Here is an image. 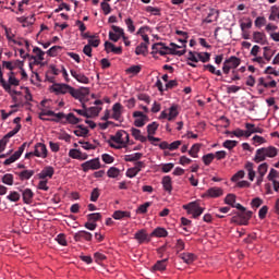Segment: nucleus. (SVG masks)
<instances>
[{
    "instance_id": "nucleus-26",
    "label": "nucleus",
    "mask_w": 279,
    "mask_h": 279,
    "mask_svg": "<svg viewBox=\"0 0 279 279\" xmlns=\"http://www.w3.org/2000/svg\"><path fill=\"white\" fill-rule=\"evenodd\" d=\"M131 134L132 136H134L135 141H140L141 143H147V137L141 134V130L132 128Z\"/></svg>"
},
{
    "instance_id": "nucleus-12",
    "label": "nucleus",
    "mask_w": 279,
    "mask_h": 279,
    "mask_svg": "<svg viewBox=\"0 0 279 279\" xmlns=\"http://www.w3.org/2000/svg\"><path fill=\"white\" fill-rule=\"evenodd\" d=\"M54 173H56V170L53 169V167L47 166L37 175L39 180H47V178L49 179L53 178Z\"/></svg>"
},
{
    "instance_id": "nucleus-20",
    "label": "nucleus",
    "mask_w": 279,
    "mask_h": 279,
    "mask_svg": "<svg viewBox=\"0 0 279 279\" xmlns=\"http://www.w3.org/2000/svg\"><path fill=\"white\" fill-rule=\"evenodd\" d=\"M22 197L24 204H32L34 202V192L32 189H24L22 190Z\"/></svg>"
},
{
    "instance_id": "nucleus-37",
    "label": "nucleus",
    "mask_w": 279,
    "mask_h": 279,
    "mask_svg": "<svg viewBox=\"0 0 279 279\" xmlns=\"http://www.w3.org/2000/svg\"><path fill=\"white\" fill-rule=\"evenodd\" d=\"M143 158V155L141 153H134L132 155H126L124 160L126 162H136V160H141Z\"/></svg>"
},
{
    "instance_id": "nucleus-25",
    "label": "nucleus",
    "mask_w": 279,
    "mask_h": 279,
    "mask_svg": "<svg viewBox=\"0 0 279 279\" xmlns=\"http://www.w3.org/2000/svg\"><path fill=\"white\" fill-rule=\"evenodd\" d=\"M167 260L168 258L157 260L156 264L151 267L154 271H165L167 269Z\"/></svg>"
},
{
    "instance_id": "nucleus-42",
    "label": "nucleus",
    "mask_w": 279,
    "mask_h": 279,
    "mask_svg": "<svg viewBox=\"0 0 279 279\" xmlns=\"http://www.w3.org/2000/svg\"><path fill=\"white\" fill-rule=\"evenodd\" d=\"M232 223H238L239 226H247V219H244L242 215L233 216L231 218Z\"/></svg>"
},
{
    "instance_id": "nucleus-28",
    "label": "nucleus",
    "mask_w": 279,
    "mask_h": 279,
    "mask_svg": "<svg viewBox=\"0 0 279 279\" xmlns=\"http://www.w3.org/2000/svg\"><path fill=\"white\" fill-rule=\"evenodd\" d=\"M203 70L208 71L209 73H211L213 75H217L218 77H221L222 75L221 70H217V68H215V65L213 64L203 65Z\"/></svg>"
},
{
    "instance_id": "nucleus-19",
    "label": "nucleus",
    "mask_w": 279,
    "mask_h": 279,
    "mask_svg": "<svg viewBox=\"0 0 279 279\" xmlns=\"http://www.w3.org/2000/svg\"><path fill=\"white\" fill-rule=\"evenodd\" d=\"M245 171H247L248 180L254 182V178H256V170H254V163L251 161H246L244 165Z\"/></svg>"
},
{
    "instance_id": "nucleus-2",
    "label": "nucleus",
    "mask_w": 279,
    "mask_h": 279,
    "mask_svg": "<svg viewBox=\"0 0 279 279\" xmlns=\"http://www.w3.org/2000/svg\"><path fill=\"white\" fill-rule=\"evenodd\" d=\"M130 143V134L128 132L121 130L116 133V135H111L109 145L113 147V149H121V147H125Z\"/></svg>"
},
{
    "instance_id": "nucleus-7",
    "label": "nucleus",
    "mask_w": 279,
    "mask_h": 279,
    "mask_svg": "<svg viewBox=\"0 0 279 279\" xmlns=\"http://www.w3.org/2000/svg\"><path fill=\"white\" fill-rule=\"evenodd\" d=\"M133 117L135 119V128H143L145 123L149 121V117H147V114H144L143 111H134Z\"/></svg>"
},
{
    "instance_id": "nucleus-60",
    "label": "nucleus",
    "mask_w": 279,
    "mask_h": 279,
    "mask_svg": "<svg viewBox=\"0 0 279 279\" xmlns=\"http://www.w3.org/2000/svg\"><path fill=\"white\" fill-rule=\"evenodd\" d=\"M20 82L19 80L14 76V72H10L9 75V85L12 86H19Z\"/></svg>"
},
{
    "instance_id": "nucleus-47",
    "label": "nucleus",
    "mask_w": 279,
    "mask_h": 279,
    "mask_svg": "<svg viewBox=\"0 0 279 279\" xmlns=\"http://www.w3.org/2000/svg\"><path fill=\"white\" fill-rule=\"evenodd\" d=\"M124 23L130 34H134L136 32V26H134V20H132V17L126 19Z\"/></svg>"
},
{
    "instance_id": "nucleus-49",
    "label": "nucleus",
    "mask_w": 279,
    "mask_h": 279,
    "mask_svg": "<svg viewBox=\"0 0 279 279\" xmlns=\"http://www.w3.org/2000/svg\"><path fill=\"white\" fill-rule=\"evenodd\" d=\"M3 184H7L8 186H12L14 184V175L7 173L2 177Z\"/></svg>"
},
{
    "instance_id": "nucleus-63",
    "label": "nucleus",
    "mask_w": 279,
    "mask_h": 279,
    "mask_svg": "<svg viewBox=\"0 0 279 279\" xmlns=\"http://www.w3.org/2000/svg\"><path fill=\"white\" fill-rule=\"evenodd\" d=\"M56 241L59 243V245L66 246V235H64V233L58 234Z\"/></svg>"
},
{
    "instance_id": "nucleus-46",
    "label": "nucleus",
    "mask_w": 279,
    "mask_h": 279,
    "mask_svg": "<svg viewBox=\"0 0 279 279\" xmlns=\"http://www.w3.org/2000/svg\"><path fill=\"white\" fill-rule=\"evenodd\" d=\"M268 170H269V163H267V162L260 163L257 167L258 175H266Z\"/></svg>"
},
{
    "instance_id": "nucleus-51",
    "label": "nucleus",
    "mask_w": 279,
    "mask_h": 279,
    "mask_svg": "<svg viewBox=\"0 0 279 279\" xmlns=\"http://www.w3.org/2000/svg\"><path fill=\"white\" fill-rule=\"evenodd\" d=\"M201 145L199 144H194L191 149L189 150V155L192 158H197V154H199Z\"/></svg>"
},
{
    "instance_id": "nucleus-59",
    "label": "nucleus",
    "mask_w": 279,
    "mask_h": 279,
    "mask_svg": "<svg viewBox=\"0 0 279 279\" xmlns=\"http://www.w3.org/2000/svg\"><path fill=\"white\" fill-rule=\"evenodd\" d=\"M33 53H36L38 60L40 61L45 60V51H43V49H40L39 47H35L33 49Z\"/></svg>"
},
{
    "instance_id": "nucleus-4",
    "label": "nucleus",
    "mask_w": 279,
    "mask_h": 279,
    "mask_svg": "<svg viewBox=\"0 0 279 279\" xmlns=\"http://www.w3.org/2000/svg\"><path fill=\"white\" fill-rule=\"evenodd\" d=\"M184 210L187 211V215H192L193 219H197L204 214V208L199 204L192 202L187 205H183Z\"/></svg>"
},
{
    "instance_id": "nucleus-13",
    "label": "nucleus",
    "mask_w": 279,
    "mask_h": 279,
    "mask_svg": "<svg viewBox=\"0 0 279 279\" xmlns=\"http://www.w3.org/2000/svg\"><path fill=\"white\" fill-rule=\"evenodd\" d=\"M134 239L140 243H149V241H151V239H149V235L147 234V231L145 229H142L140 231H137L134 234Z\"/></svg>"
},
{
    "instance_id": "nucleus-9",
    "label": "nucleus",
    "mask_w": 279,
    "mask_h": 279,
    "mask_svg": "<svg viewBox=\"0 0 279 279\" xmlns=\"http://www.w3.org/2000/svg\"><path fill=\"white\" fill-rule=\"evenodd\" d=\"M245 128H246V138H250L252 134H263V132H265L263 128L256 126V124H253L250 122L245 123Z\"/></svg>"
},
{
    "instance_id": "nucleus-11",
    "label": "nucleus",
    "mask_w": 279,
    "mask_h": 279,
    "mask_svg": "<svg viewBox=\"0 0 279 279\" xmlns=\"http://www.w3.org/2000/svg\"><path fill=\"white\" fill-rule=\"evenodd\" d=\"M73 239L76 242L93 241V233L88 231H78L74 234Z\"/></svg>"
},
{
    "instance_id": "nucleus-45",
    "label": "nucleus",
    "mask_w": 279,
    "mask_h": 279,
    "mask_svg": "<svg viewBox=\"0 0 279 279\" xmlns=\"http://www.w3.org/2000/svg\"><path fill=\"white\" fill-rule=\"evenodd\" d=\"M7 199H9V202H21V194L16 191H11Z\"/></svg>"
},
{
    "instance_id": "nucleus-31",
    "label": "nucleus",
    "mask_w": 279,
    "mask_h": 279,
    "mask_svg": "<svg viewBox=\"0 0 279 279\" xmlns=\"http://www.w3.org/2000/svg\"><path fill=\"white\" fill-rule=\"evenodd\" d=\"M169 234L165 228H156L151 233L150 236H157V238H165Z\"/></svg>"
},
{
    "instance_id": "nucleus-21",
    "label": "nucleus",
    "mask_w": 279,
    "mask_h": 279,
    "mask_svg": "<svg viewBox=\"0 0 279 279\" xmlns=\"http://www.w3.org/2000/svg\"><path fill=\"white\" fill-rule=\"evenodd\" d=\"M219 19V10L217 9H210L207 19L203 20V23H214V21H217Z\"/></svg>"
},
{
    "instance_id": "nucleus-64",
    "label": "nucleus",
    "mask_w": 279,
    "mask_h": 279,
    "mask_svg": "<svg viewBox=\"0 0 279 279\" xmlns=\"http://www.w3.org/2000/svg\"><path fill=\"white\" fill-rule=\"evenodd\" d=\"M99 187H95L90 193V202H97L99 199Z\"/></svg>"
},
{
    "instance_id": "nucleus-15",
    "label": "nucleus",
    "mask_w": 279,
    "mask_h": 279,
    "mask_svg": "<svg viewBox=\"0 0 279 279\" xmlns=\"http://www.w3.org/2000/svg\"><path fill=\"white\" fill-rule=\"evenodd\" d=\"M121 114H123V105L120 102H116L112 106V116L111 118L114 119V121H121Z\"/></svg>"
},
{
    "instance_id": "nucleus-54",
    "label": "nucleus",
    "mask_w": 279,
    "mask_h": 279,
    "mask_svg": "<svg viewBox=\"0 0 279 279\" xmlns=\"http://www.w3.org/2000/svg\"><path fill=\"white\" fill-rule=\"evenodd\" d=\"M245 178V171L244 170H239L232 178L231 182H239V180H243Z\"/></svg>"
},
{
    "instance_id": "nucleus-36",
    "label": "nucleus",
    "mask_w": 279,
    "mask_h": 279,
    "mask_svg": "<svg viewBox=\"0 0 279 279\" xmlns=\"http://www.w3.org/2000/svg\"><path fill=\"white\" fill-rule=\"evenodd\" d=\"M65 121L68 123H71V125H77V123H80L82 119L75 117L74 113H69L68 116H65Z\"/></svg>"
},
{
    "instance_id": "nucleus-35",
    "label": "nucleus",
    "mask_w": 279,
    "mask_h": 279,
    "mask_svg": "<svg viewBox=\"0 0 279 279\" xmlns=\"http://www.w3.org/2000/svg\"><path fill=\"white\" fill-rule=\"evenodd\" d=\"M88 46L93 47H99L101 45V39H99V35L95 34L88 39Z\"/></svg>"
},
{
    "instance_id": "nucleus-38",
    "label": "nucleus",
    "mask_w": 279,
    "mask_h": 279,
    "mask_svg": "<svg viewBox=\"0 0 279 279\" xmlns=\"http://www.w3.org/2000/svg\"><path fill=\"white\" fill-rule=\"evenodd\" d=\"M75 136H88V130L84 125H77V130L74 131Z\"/></svg>"
},
{
    "instance_id": "nucleus-62",
    "label": "nucleus",
    "mask_w": 279,
    "mask_h": 279,
    "mask_svg": "<svg viewBox=\"0 0 279 279\" xmlns=\"http://www.w3.org/2000/svg\"><path fill=\"white\" fill-rule=\"evenodd\" d=\"M146 12H148L149 14H153V16H160V9L156 7H147Z\"/></svg>"
},
{
    "instance_id": "nucleus-8",
    "label": "nucleus",
    "mask_w": 279,
    "mask_h": 279,
    "mask_svg": "<svg viewBox=\"0 0 279 279\" xmlns=\"http://www.w3.org/2000/svg\"><path fill=\"white\" fill-rule=\"evenodd\" d=\"M142 169H145V163L143 161L135 162L133 168L128 169L126 178H136Z\"/></svg>"
},
{
    "instance_id": "nucleus-22",
    "label": "nucleus",
    "mask_w": 279,
    "mask_h": 279,
    "mask_svg": "<svg viewBox=\"0 0 279 279\" xmlns=\"http://www.w3.org/2000/svg\"><path fill=\"white\" fill-rule=\"evenodd\" d=\"M253 40H254V43H257V45H266L267 36L264 33L254 32L253 33Z\"/></svg>"
},
{
    "instance_id": "nucleus-50",
    "label": "nucleus",
    "mask_w": 279,
    "mask_h": 279,
    "mask_svg": "<svg viewBox=\"0 0 279 279\" xmlns=\"http://www.w3.org/2000/svg\"><path fill=\"white\" fill-rule=\"evenodd\" d=\"M125 217H130V211L117 210L113 213V219H125Z\"/></svg>"
},
{
    "instance_id": "nucleus-61",
    "label": "nucleus",
    "mask_w": 279,
    "mask_h": 279,
    "mask_svg": "<svg viewBox=\"0 0 279 279\" xmlns=\"http://www.w3.org/2000/svg\"><path fill=\"white\" fill-rule=\"evenodd\" d=\"M149 206H151L150 202H146V203L140 205V207L137 208V213L145 215V213H147V208H149Z\"/></svg>"
},
{
    "instance_id": "nucleus-3",
    "label": "nucleus",
    "mask_w": 279,
    "mask_h": 279,
    "mask_svg": "<svg viewBox=\"0 0 279 279\" xmlns=\"http://www.w3.org/2000/svg\"><path fill=\"white\" fill-rule=\"evenodd\" d=\"M151 49H153L151 53H159L161 49H165V51H170L171 56H184V53H186V50H175L165 45V43L154 44Z\"/></svg>"
},
{
    "instance_id": "nucleus-32",
    "label": "nucleus",
    "mask_w": 279,
    "mask_h": 279,
    "mask_svg": "<svg viewBox=\"0 0 279 279\" xmlns=\"http://www.w3.org/2000/svg\"><path fill=\"white\" fill-rule=\"evenodd\" d=\"M162 186H163L165 191H167L168 193H171V191H173V186L171 185V177H169V175L163 177Z\"/></svg>"
},
{
    "instance_id": "nucleus-10",
    "label": "nucleus",
    "mask_w": 279,
    "mask_h": 279,
    "mask_svg": "<svg viewBox=\"0 0 279 279\" xmlns=\"http://www.w3.org/2000/svg\"><path fill=\"white\" fill-rule=\"evenodd\" d=\"M221 195H223V190L221 187L214 186V187L208 189L203 194V197L217 198V197H221Z\"/></svg>"
},
{
    "instance_id": "nucleus-39",
    "label": "nucleus",
    "mask_w": 279,
    "mask_h": 279,
    "mask_svg": "<svg viewBox=\"0 0 279 279\" xmlns=\"http://www.w3.org/2000/svg\"><path fill=\"white\" fill-rule=\"evenodd\" d=\"M100 112H101V107H89L87 109L88 119H92V117H99Z\"/></svg>"
},
{
    "instance_id": "nucleus-58",
    "label": "nucleus",
    "mask_w": 279,
    "mask_h": 279,
    "mask_svg": "<svg viewBox=\"0 0 279 279\" xmlns=\"http://www.w3.org/2000/svg\"><path fill=\"white\" fill-rule=\"evenodd\" d=\"M100 7H101L104 14H106V15H108V14H110V12H112V8L110 7V3H108V2H101Z\"/></svg>"
},
{
    "instance_id": "nucleus-1",
    "label": "nucleus",
    "mask_w": 279,
    "mask_h": 279,
    "mask_svg": "<svg viewBox=\"0 0 279 279\" xmlns=\"http://www.w3.org/2000/svg\"><path fill=\"white\" fill-rule=\"evenodd\" d=\"M276 156H278V148L275 146L262 147L255 151L253 160L259 165V162H265L267 158H276Z\"/></svg>"
},
{
    "instance_id": "nucleus-30",
    "label": "nucleus",
    "mask_w": 279,
    "mask_h": 279,
    "mask_svg": "<svg viewBox=\"0 0 279 279\" xmlns=\"http://www.w3.org/2000/svg\"><path fill=\"white\" fill-rule=\"evenodd\" d=\"M19 132H21V124H17L12 131L7 133L4 135V137L2 138V141H5V143H8V141H10V138H12V136H16V134H19Z\"/></svg>"
},
{
    "instance_id": "nucleus-40",
    "label": "nucleus",
    "mask_w": 279,
    "mask_h": 279,
    "mask_svg": "<svg viewBox=\"0 0 279 279\" xmlns=\"http://www.w3.org/2000/svg\"><path fill=\"white\" fill-rule=\"evenodd\" d=\"M52 114H56V112L47 109H41V111L39 112V119L40 121H50L51 119H45V117H52Z\"/></svg>"
},
{
    "instance_id": "nucleus-27",
    "label": "nucleus",
    "mask_w": 279,
    "mask_h": 279,
    "mask_svg": "<svg viewBox=\"0 0 279 279\" xmlns=\"http://www.w3.org/2000/svg\"><path fill=\"white\" fill-rule=\"evenodd\" d=\"M225 62H227V65H229V68L236 69L241 64V59L232 56L229 59H226Z\"/></svg>"
},
{
    "instance_id": "nucleus-24",
    "label": "nucleus",
    "mask_w": 279,
    "mask_h": 279,
    "mask_svg": "<svg viewBox=\"0 0 279 279\" xmlns=\"http://www.w3.org/2000/svg\"><path fill=\"white\" fill-rule=\"evenodd\" d=\"M12 99L15 102L12 108H23V106H25V98L23 96V93L17 96L12 95Z\"/></svg>"
},
{
    "instance_id": "nucleus-23",
    "label": "nucleus",
    "mask_w": 279,
    "mask_h": 279,
    "mask_svg": "<svg viewBox=\"0 0 279 279\" xmlns=\"http://www.w3.org/2000/svg\"><path fill=\"white\" fill-rule=\"evenodd\" d=\"M258 86H264V88H276V86H278V83L275 80L269 82V81H266L265 77H259Z\"/></svg>"
},
{
    "instance_id": "nucleus-14",
    "label": "nucleus",
    "mask_w": 279,
    "mask_h": 279,
    "mask_svg": "<svg viewBox=\"0 0 279 279\" xmlns=\"http://www.w3.org/2000/svg\"><path fill=\"white\" fill-rule=\"evenodd\" d=\"M35 156L37 158H47V154H48V150H47V146L43 143H37L35 145Z\"/></svg>"
},
{
    "instance_id": "nucleus-44",
    "label": "nucleus",
    "mask_w": 279,
    "mask_h": 279,
    "mask_svg": "<svg viewBox=\"0 0 279 279\" xmlns=\"http://www.w3.org/2000/svg\"><path fill=\"white\" fill-rule=\"evenodd\" d=\"M136 56H145L147 53V44L142 43L135 49Z\"/></svg>"
},
{
    "instance_id": "nucleus-53",
    "label": "nucleus",
    "mask_w": 279,
    "mask_h": 279,
    "mask_svg": "<svg viewBox=\"0 0 279 279\" xmlns=\"http://www.w3.org/2000/svg\"><path fill=\"white\" fill-rule=\"evenodd\" d=\"M236 202V196L234 194H228L225 197V204H228V206L234 205Z\"/></svg>"
},
{
    "instance_id": "nucleus-52",
    "label": "nucleus",
    "mask_w": 279,
    "mask_h": 279,
    "mask_svg": "<svg viewBox=\"0 0 279 279\" xmlns=\"http://www.w3.org/2000/svg\"><path fill=\"white\" fill-rule=\"evenodd\" d=\"M60 49H62V47H60V46H52L49 50H47L46 53L50 58H56V56H58V51H60Z\"/></svg>"
},
{
    "instance_id": "nucleus-48",
    "label": "nucleus",
    "mask_w": 279,
    "mask_h": 279,
    "mask_svg": "<svg viewBox=\"0 0 279 279\" xmlns=\"http://www.w3.org/2000/svg\"><path fill=\"white\" fill-rule=\"evenodd\" d=\"M198 60L203 63L210 62V53L209 52H197L196 53Z\"/></svg>"
},
{
    "instance_id": "nucleus-16",
    "label": "nucleus",
    "mask_w": 279,
    "mask_h": 279,
    "mask_svg": "<svg viewBox=\"0 0 279 279\" xmlns=\"http://www.w3.org/2000/svg\"><path fill=\"white\" fill-rule=\"evenodd\" d=\"M72 77H74V80H76V82H80V84H89L90 80L84 75V73L82 72H77L75 70H71L70 71Z\"/></svg>"
},
{
    "instance_id": "nucleus-5",
    "label": "nucleus",
    "mask_w": 279,
    "mask_h": 279,
    "mask_svg": "<svg viewBox=\"0 0 279 279\" xmlns=\"http://www.w3.org/2000/svg\"><path fill=\"white\" fill-rule=\"evenodd\" d=\"M31 145H32V142L23 143L13 155H11L9 158H7L3 161V165L5 167H8V166L12 165L13 162H16V160H19V158H21V156H23V151H25V147H29Z\"/></svg>"
},
{
    "instance_id": "nucleus-33",
    "label": "nucleus",
    "mask_w": 279,
    "mask_h": 279,
    "mask_svg": "<svg viewBox=\"0 0 279 279\" xmlns=\"http://www.w3.org/2000/svg\"><path fill=\"white\" fill-rule=\"evenodd\" d=\"M180 112L178 111V106L173 105L169 108V113H168V121H173L175 117H178Z\"/></svg>"
},
{
    "instance_id": "nucleus-41",
    "label": "nucleus",
    "mask_w": 279,
    "mask_h": 279,
    "mask_svg": "<svg viewBox=\"0 0 279 279\" xmlns=\"http://www.w3.org/2000/svg\"><path fill=\"white\" fill-rule=\"evenodd\" d=\"M239 145L238 141L234 140H227L223 142L222 147H225L226 149L232 150L234 149V147H236Z\"/></svg>"
},
{
    "instance_id": "nucleus-57",
    "label": "nucleus",
    "mask_w": 279,
    "mask_h": 279,
    "mask_svg": "<svg viewBox=\"0 0 279 279\" xmlns=\"http://www.w3.org/2000/svg\"><path fill=\"white\" fill-rule=\"evenodd\" d=\"M87 219L88 221L95 223L96 221H99V219H101V215L99 213L88 214Z\"/></svg>"
},
{
    "instance_id": "nucleus-56",
    "label": "nucleus",
    "mask_w": 279,
    "mask_h": 279,
    "mask_svg": "<svg viewBox=\"0 0 279 279\" xmlns=\"http://www.w3.org/2000/svg\"><path fill=\"white\" fill-rule=\"evenodd\" d=\"M120 170L118 168L111 167L107 171L108 178H119Z\"/></svg>"
},
{
    "instance_id": "nucleus-29",
    "label": "nucleus",
    "mask_w": 279,
    "mask_h": 279,
    "mask_svg": "<svg viewBox=\"0 0 279 279\" xmlns=\"http://www.w3.org/2000/svg\"><path fill=\"white\" fill-rule=\"evenodd\" d=\"M180 258L183 259V262L186 263V265H191L192 263H195V254L193 253H182L180 255Z\"/></svg>"
},
{
    "instance_id": "nucleus-18",
    "label": "nucleus",
    "mask_w": 279,
    "mask_h": 279,
    "mask_svg": "<svg viewBox=\"0 0 279 279\" xmlns=\"http://www.w3.org/2000/svg\"><path fill=\"white\" fill-rule=\"evenodd\" d=\"M69 87L70 85L66 84L54 83L52 85V90L53 93H57V95H66V93H69Z\"/></svg>"
},
{
    "instance_id": "nucleus-17",
    "label": "nucleus",
    "mask_w": 279,
    "mask_h": 279,
    "mask_svg": "<svg viewBox=\"0 0 279 279\" xmlns=\"http://www.w3.org/2000/svg\"><path fill=\"white\" fill-rule=\"evenodd\" d=\"M69 156L74 160H86L88 158V155L80 149H70Z\"/></svg>"
},
{
    "instance_id": "nucleus-55",
    "label": "nucleus",
    "mask_w": 279,
    "mask_h": 279,
    "mask_svg": "<svg viewBox=\"0 0 279 279\" xmlns=\"http://www.w3.org/2000/svg\"><path fill=\"white\" fill-rule=\"evenodd\" d=\"M213 160H215V154L213 153L203 156V162L206 167H208Z\"/></svg>"
},
{
    "instance_id": "nucleus-43",
    "label": "nucleus",
    "mask_w": 279,
    "mask_h": 279,
    "mask_svg": "<svg viewBox=\"0 0 279 279\" xmlns=\"http://www.w3.org/2000/svg\"><path fill=\"white\" fill-rule=\"evenodd\" d=\"M159 124L157 122H153L147 125V136H154L158 130Z\"/></svg>"
},
{
    "instance_id": "nucleus-34",
    "label": "nucleus",
    "mask_w": 279,
    "mask_h": 279,
    "mask_svg": "<svg viewBox=\"0 0 279 279\" xmlns=\"http://www.w3.org/2000/svg\"><path fill=\"white\" fill-rule=\"evenodd\" d=\"M34 170H23L22 172H19L17 175L20 180H29L34 175Z\"/></svg>"
},
{
    "instance_id": "nucleus-6",
    "label": "nucleus",
    "mask_w": 279,
    "mask_h": 279,
    "mask_svg": "<svg viewBox=\"0 0 279 279\" xmlns=\"http://www.w3.org/2000/svg\"><path fill=\"white\" fill-rule=\"evenodd\" d=\"M84 173H88V171H96L97 169H101V162H99V158H94L88 161H85L81 165Z\"/></svg>"
}]
</instances>
